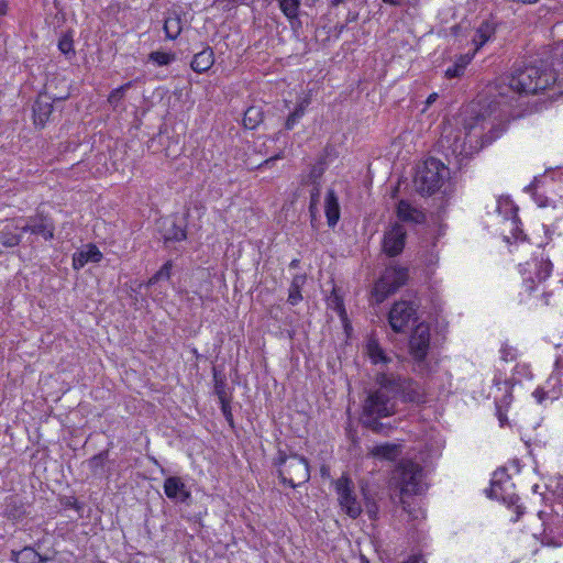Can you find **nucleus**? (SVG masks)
Returning <instances> with one entry per match:
<instances>
[{
  "mask_svg": "<svg viewBox=\"0 0 563 563\" xmlns=\"http://www.w3.org/2000/svg\"><path fill=\"white\" fill-rule=\"evenodd\" d=\"M509 91L507 81L498 87L497 95L473 101L462 113V129L443 133L441 145L463 159L494 142L503 132L499 126L511 115L514 98L508 97Z\"/></svg>",
  "mask_w": 563,
  "mask_h": 563,
  "instance_id": "1",
  "label": "nucleus"
},
{
  "mask_svg": "<svg viewBox=\"0 0 563 563\" xmlns=\"http://www.w3.org/2000/svg\"><path fill=\"white\" fill-rule=\"evenodd\" d=\"M376 387L369 389L362 405L361 424L374 433L388 435L393 427L380 420L397 411V399L404 404H424L426 393L419 382L390 369L375 374Z\"/></svg>",
  "mask_w": 563,
  "mask_h": 563,
  "instance_id": "2",
  "label": "nucleus"
},
{
  "mask_svg": "<svg viewBox=\"0 0 563 563\" xmlns=\"http://www.w3.org/2000/svg\"><path fill=\"white\" fill-rule=\"evenodd\" d=\"M505 80H508L511 92L519 96L537 95L548 89L553 91L552 97L563 95V75L560 76L543 59L517 66Z\"/></svg>",
  "mask_w": 563,
  "mask_h": 563,
  "instance_id": "3",
  "label": "nucleus"
},
{
  "mask_svg": "<svg viewBox=\"0 0 563 563\" xmlns=\"http://www.w3.org/2000/svg\"><path fill=\"white\" fill-rule=\"evenodd\" d=\"M449 175V169L444 164L430 157L417 166L413 184L417 192L421 196H431L435 194L444 184Z\"/></svg>",
  "mask_w": 563,
  "mask_h": 563,
  "instance_id": "4",
  "label": "nucleus"
},
{
  "mask_svg": "<svg viewBox=\"0 0 563 563\" xmlns=\"http://www.w3.org/2000/svg\"><path fill=\"white\" fill-rule=\"evenodd\" d=\"M514 488L515 485L504 467L494 472L490 487L486 489V495L488 498L501 500L508 508H514L516 512L514 521H518L525 514V507L519 504L520 497L514 492Z\"/></svg>",
  "mask_w": 563,
  "mask_h": 563,
  "instance_id": "5",
  "label": "nucleus"
},
{
  "mask_svg": "<svg viewBox=\"0 0 563 563\" xmlns=\"http://www.w3.org/2000/svg\"><path fill=\"white\" fill-rule=\"evenodd\" d=\"M409 278L408 267L397 264L388 265L375 283L373 295L377 302H383L388 296L404 286Z\"/></svg>",
  "mask_w": 563,
  "mask_h": 563,
  "instance_id": "6",
  "label": "nucleus"
},
{
  "mask_svg": "<svg viewBox=\"0 0 563 563\" xmlns=\"http://www.w3.org/2000/svg\"><path fill=\"white\" fill-rule=\"evenodd\" d=\"M419 306L420 301L417 297L396 301L388 313V322L393 331L404 332L410 323H415L418 320Z\"/></svg>",
  "mask_w": 563,
  "mask_h": 563,
  "instance_id": "7",
  "label": "nucleus"
},
{
  "mask_svg": "<svg viewBox=\"0 0 563 563\" xmlns=\"http://www.w3.org/2000/svg\"><path fill=\"white\" fill-rule=\"evenodd\" d=\"M22 221V232L30 233V236L26 240L29 245H33L35 242V239L32 238V235L35 238H42L45 242L54 239L56 230L55 221L48 213L36 209L35 214L30 216Z\"/></svg>",
  "mask_w": 563,
  "mask_h": 563,
  "instance_id": "8",
  "label": "nucleus"
},
{
  "mask_svg": "<svg viewBox=\"0 0 563 563\" xmlns=\"http://www.w3.org/2000/svg\"><path fill=\"white\" fill-rule=\"evenodd\" d=\"M277 473L279 481L291 488L307 483L310 479L308 460L297 453H290V461L286 465V468H278Z\"/></svg>",
  "mask_w": 563,
  "mask_h": 563,
  "instance_id": "9",
  "label": "nucleus"
},
{
  "mask_svg": "<svg viewBox=\"0 0 563 563\" xmlns=\"http://www.w3.org/2000/svg\"><path fill=\"white\" fill-rule=\"evenodd\" d=\"M335 492L342 510L352 519L363 511L362 503L357 499L353 481L347 476L340 477L335 483Z\"/></svg>",
  "mask_w": 563,
  "mask_h": 563,
  "instance_id": "10",
  "label": "nucleus"
},
{
  "mask_svg": "<svg viewBox=\"0 0 563 563\" xmlns=\"http://www.w3.org/2000/svg\"><path fill=\"white\" fill-rule=\"evenodd\" d=\"M421 476L422 467L417 463L408 461L398 466L395 478H397L401 494L417 495L421 488Z\"/></svg>",
  "mask_w": 563,
  "mask_h": 563,
  "instance_id": "11",
  "label": "nucleus"
},
{
  "mask_svg": "<svg viewBox=\"0 0 563 563\" xmlns=\"http://www.w3.org/2000/svg\"><path fill=\"white\" fill-rule=\"evenodd\" d=\"M69 96V92H66L64 96H56V93H51L47 90L40 92L32 107L34 125L40 129L44 128L53 112V103L65 101Z\"/></svg>",
  "mask_w": 563,
  "mask_h": 563,
  "instance_id": "12",
  "label": "nucleus"
},
{
  "mask_svg": "<svg viewBox=\"0 0 563 563\" xmlns=\"http://www.w3.org/2000/svg\"><path fill=\"white\" fill-rule=\"evenodd\" d=\"M430 347V327L420 322L412 330L409 339V351L412 358L421 363L426 360Z\"/></svg>",
  "mask_w": 563,
  "mask_h": 563,
  "instance_id": "13",
  "label": "nucleus"
},
{
  "mask_svg": "<svg viewBox=\"0 0 563 563\" xmlns=\"http://www.w3.org/2000/svg\"><path fill=\"white\" fill-rule=\"evenodd\" d=\"M407 240V231L402 224L394 223L384 233L382 247L383 252L389 257L400 255L405 249Z\"/></svg>",
  "mask_w": 563,
  "mask_h": 563,
  "instance_id": "14",
  "label": "nucleus"
},
{
  "mask_svg": "<svg viewBox=\"0 0 563 563\" xmlns=\"http://www.w3.org/2000/svg\"><path fill=\"white\" fill-rule=\"evenodd\" d=\"M163 488L166 497L175 504H184L187 506L191 504V492L187 488L186 484L180 477H166Z\"/></svg>",
  "mask_w": 563,
  "mask_h": 563,
  "instance_id": "15",
  "label": "nucleus"
},
{
  "mask_svg": "<svg viewBox=\"0 0 563 563\" xmlns=\"http://www.w3.org/2000/svg\"><path fill=\"white\" fill-rule=\"evenodd\" d=\"M161 234L166 247L169 246V243L186 240L187 230L185 220L177 217L165 220L161 228Z\"/></svg>",
  "mask_w": 563,
  "mask_h": 563,
  "instance_id": "16",
  "label": "nucleus"
},
{
  "mask_svg": "<svg viewBox=\"0 0 563 563\" xmlns=\"http://www.w3.org/2000/svg\"><path fill=\"white\" fill-rule=\"evenodd\" d=\"M498 210L499 212H504L505 217L511 220L512 229L511 234L516 241H526L527 235L523 233L521 228V221L518 216V206L514 203L510 199H504L498 201Z\"/></svg>",
  "mask_w": 563,
  "mask_h": 563,
  "instance_id": "17",
  "label": "nucleus"
},
{
  "mask_svg": "<svg viewBox=\"0 0 563 563\" xmlns=\"http://www.w3.org/2000/svg\"><path fill=\"white\" fill-rule=\"evenodd\" d=\"M545 388L551 399H556L563 394V357L556 358L554 369L545 383Z\"/></svg>",
  "mask_w": 563,
  "mask_h": 563,
  "instance_id": "18",
  "label": "nucleus"
},
{
  "mask_svg": "<svg viewBox=\"0 0 563 563\" xmlns=\"http://www.w3.org/2000/svg\"><path fill=\"white\" fill-rule=\"evenodd\" d=\"M366 354L374 365H385V369H389L388 364L393 362V357L380 345L378 339L371 335L366 343Z\"/></svg>",
  "mask_w": 563,
  "mask_h": 563,
  "instance_id": "19",
  "label": "nucleus"
},
{
  "mask_svg": "<svg viewBox=\"0 0 563 563\" xmlns=\"http://www.w3.org/2000/svg\"><path fill=\"white\" fill-rule=\"evenodd\" d=\"M26 505L18 495L5 497L3 504V516L12 521H20L26 516Z\"/></svg>",
  "mask_w": 563,
  "mask_h": 563,
  "instance_id": "20",
  "label": "nucleus"
},
{
  "mask_svg": "<svg viewBox=\"0 0 563 563\" xmlns=\"http://www.w3.org/2000/svg\"><path fill=\"white\" fill-rule=\"evenodd\" d=\"M213 394L218 397L219 402L232 401L233 388L228 386L227 376L217 367L212 368Z\"/></svg>",
  "mask_w": 563,
  "mask_h": 563,
  "instance_id": "21",
  "label": "nucleus"
},
{
  "mask_svg": "<svg viewBox=\"0 0 563 563\" xmlns=\"http://www.w3.org/2000/svg\"><path fill=\"white\" fill-rule=\"evenodd\" d=\"M396 213L398 219L402 222L416 224L426 222V214L421 210L412 207L407 200L404 199L397 203Z\"/></svg>",
  "mask_w": 563,
  "mask_h": 563,
  "instance_id": "22",
  "label": "nucleus"
},
{
  "mask_svg": "<svg viewBox=\"0 0 563 563\" xmlns=\"http://www.w3.org/2000/svg\"><path fill=\"white\" fill-rule=\"evenodd\" d=\"M103 255L95 244H88L87 250L76 252L73 255V267L79 271L89 262L99 263Z\"/></svg>",
  "mask_w": 563,
  "mask_h": 563,
  "instance_id": "23",
  "label": "nucleus"
},
{
  "mask_svg": "<svg viewBox=\"0 0 563 563\" xmlns=\"http://www.w3.org/2000/svg\"><path fill=\"white\" fill-rule=\"evenodd\" d=\"M324 212L328 225L330 228H334L340 220L341 209L339 203V197L333 189H329L327 191L324 201Z\"/></svg>",
  "mask_w": 563,
  "mask_h": 563,
  "instance_id": "24",
  "label": "nucleus"
},
{
  "mask_svg": "<svg viewBox=\"0 0 563 563\" xmlns=\"http://www.w3.org/2000/svg\"><path fill=\"white\" fill-rule=\"evenodd\" d=\"M164 32L166 38L176 40L183 31L181 11L170 10L164 19Z\"/></svg>",
  "mask_w": 563,
  "mask_h": 563,
  "instance_id": "25",
  "label": "nucleus"
},
{
  "mask_svg": "<svg viewBox=\"0 0 563 563\" xmlns=\"http://www.w3.org/2000/svg\"><path fill=\"white\" fill-rule=\"evenodd\" d=\"M214 64V53L210 46L194 55L190 67L195 73L203 74Z\"/></svg>",
  "mask_w": 563,
  "mask_h": 563,
  "instance_id": "26",
  "label": "nucleus"
},
{
  "mask_svg": "<svg viewBox=\"0 0 563 563\" xmlns=\"http://www.w3.org/2000/svg\"><path fill=\"white\" fill-rule=\"evenodd\" d=\"M21 225L19 224H7L0 230V245L5 249H12L22 242Z\"/></svg>",
  "mask_w": 563,
  "mask_h": 563,
  "instance_id": "27",
  "label": "nucleus"
},
{
  "mask_svg": "<svg viewBox=\"0 0 563 563\" xmlns=\"http://www.w3.org/2000/svg\"><path fill=\"white\" fill-rule=\"evenodd\" d=\"M110 449H106L89 457L86 461L87 467L91 472V474L96 477L104 476L109 470L107 468V464L109 462Z\"/></svg>",
  "mask_w": 563,
  "mask_h": 563,
  "instance_id": "28",
  "label": "nucleus"
},
{
  "mask_svg": "<svg viewBox=\"0 0 563 563\" xmlns=\"http://www.w3.org/2000/svg\"><path fill=\"white\" fill-rule=\"evenodd\" d=\"M496 33V23L493 20H484L481 25L476 29L473 36V43L476 46V51L479 49L484 44L494 37Z\"/></svg>",
  "mask_w": 563,
  "mask_h": 563,
  "instance_id": "29",
  "label": "nucleus"
},
{
  "mask_svg": "<svg viewBox=\"0 0 563 563\" xmlns=\"http://www.w3.org/2000/svg\"><path fill=\"white\" fill-rule=\"evenodd\" d=\"M369 453L380 460L396 461L401 453V446L395 443H383L373 446Z\"/></svg>",
  "mask_w": 563,
  "mask_h": 563,
  "instance_id": "30",
  "label": "nucleus"
},
{
  "mask_svg": "<svg viewBox=\"0 0 563 563\" xmlns=\"http://www.w3.org/2000/svg\"><path fill=\"white\" fill-rule=\"evenodd\" d=\"M264 120V110L261 106L249 107L242 120L245 129L255 130Z\"/></svg>",
  "mask_w": 563,
  "mask_h": 563,
  "instance_id": "31",
  "label": "nucleus"
},
{
  "mask_svg": "<svg viewBox=\"0 0 563 563\" xmlns=\"http://www.w3.org/2000/svg\"><path fill=\"white\" fill-rule=\"evenodd\" d=\"M306 274H297L292 277L287 302L291 306H297L302 300L301 288L306 284Z\"/></svg>",
  "mask_w": 563,
  "mask_h": 563,
  "instance_id": "32",
  "label": "nucleus"
},
{
  "mask_svg": "<svg viewBox=\"0 0 563 563\" xmlns=\"http://www.w3.org/2000/svg\"><path fill=\"white\" fill-rule=\"evenodd\" d=\"M474 54L460 55L453 65L449 66L445 70V77L448 79L460 78L464 75L467 65L473 59Z\"/></svg>",
  "mask_w": 563,
  "mask_h": 563,
  "instance_id": "33",
  "label": "nucleus"
},
{
  "mask_svg": "<svg viewBox=\"0 0 563 563\" xmlns=\"http://www.w3.org/2000/svg\"><path fill=\"white\" fill-rule=\"evenodd\" d=\"M310 103L308 98H302L295 107V109L288 114L284 128L286 131H290L305 115L306 110Z\"/></svg>",
  "mask_w": 563,
  "mask_h": 563,
  "instance_id": "34",
  "label": "nucleus"
},
{
  "mask_svg": "<svg viewBox=\"0 0 563 563\" xmlns=\"http://www.w3.org/2000/svg\"><path fill=\"white\" fill-rule=\"evenodd\" d=\"M40 553L32 547H24L22 550H12L10 559L15 563H38Z\"/></svg>",
  "mask_w": 563,
  "mask_h": 563,
  "instance_id": "35",
  "label": "nucleus"
},
{
  "mask_svg": "<svg viewBox=\"0 0 563 563\" xmlns=\"http://www.w3.org/2000/svg\"><path fill=\"white\" fill-rule=\"evenodd\" d=\"M58 49L63 53L66 58L70 59L76 55L74 49L73 31L68 30L63 33L58 40Z\"/></svg>",
  "mask_w": 563,
  "mask_h": 563,
  "instance_id": "36",
  "label": "nucleus"
},
{
  "mask_svg": "<svg viewBox=\"0 0 563 563\" xmlns=\"http://www.w3.org/2000/svg\"><path fill=\"white\" fill-rule=\"evenodd\" d=\"M279 10L286 19L300 15L301 0H277Z\"/></svg>",
  "mask_w": 563,
  "mask_h": 563,
  "instance_id": "37",
  "label": "nucleus"
},
{
  "mask_svg": "<svg viewBox=\"0 0 563 563\" xmlns=\"http://www.w3.org/2000/svg\"><path fill=\"white\" fill-rule=\"evenodd\" d=\"M552 271V262L549 258L541 257V260L536 263L534 276L538 283L544 282L551 275Z\"/></svg>",
  "mask_w": 563,
  "mask_h": 563,
  "instance_id": "38",
  "label": "nucleus"
},
{
  "mask_svg": "<svg viewBox=\"0 0 563 563\" xmlns=\"http://www.w3.org/2000/svg\"><path fill=\"white\" fill-rule=\"evenodd\" d=\"M133 81H128L122 86L113 89L108 96L109 104L115 109L125 96V92L132 88Z\"/></svg>",
  "mask_w": 563,
  "mask_h": 563,
  "instance_id": "39",
  "label": "nucleus"
},
{
  "mask_svg": "<svg viewBox=\"0 0 563 563\" xmlns=\"http://www.w3.org/2000/svg\"><path fill=\"white\" fill-rule=\"evenodd\" d=\"M175 59L176 54L172 52L155 51L151 52L148 55V60L153 62L157 66H167L172 64Z\"/></svg>",
  "mask_w": 563,
  "mask_h": 563,
  "instance_id": "40",
  "label": "nucleus"
},
{
  "mask_svg": "<svg viewBox=\"0 0 563 563\" xmlns=\"http://www.w3.org/2000/svg\"><path fill=\"white\" fill-rule=\"evenodd\" d=\"M362 494H363V500H364V508H365V511H366L368 518L372 521H376L378 519V512H379V507H378L376 500L371 495H368L364 488H362Z\"/></svg>",
  "mask_w": 563,
  "mask_h": 563,
  "instance_id": "41",
  "label": "nucleus"
},
{
  "mask_svg": "<svg viewBox=\"0 0 563 563\" xmlns=\"http://www.w3.org/2000/svg\"><path fill=\"white\" fill-rule=\"evenodd\" d=\"M173 261H167L147 282V286H153L161 280H168L172 275Z\"/></svg>",
  "mask_w": 563,
  "mask_h": 563,
  "instance_id": "42",
  "label": "nucleus"
},
{
  "mask_svg": "<svg viewBox=\"0 0 563 563\" xmlns=\"http://www.w3.org/2000/svg\"><path fill=\"white\" fill-rule=\"evenodd\" d=\"M325 172V157H321L310 169L307 184H321L320 178Z\"/></svg>",
  "mask_w": 563,
  "mask_h": 563,
  "instance_id": "43",
  "label": "nucleus"
},
{
  "mask_svg": "<svg viewBox=\"0 0 563 563\" xmlns=\"http://www.w3.org/2000/svg\"><path fill=\"white\" fill-rule=\"evenodd\" d=\"M538 516L543 521V525H544V530H543L544 534H543V538H542V543L543 544H548V545H552V544L556 545V543L553 541V538L550 536V533H552L553 530L550 529L549 526L545 522V517L548 516V514L542 511V510H540L538 512Z\"/></svg>",
  "mask_w": 563,
  "mask_h": 563,
  "instance_id": "44",
  "label": "nucleus"
},
{
  "mask_svg": "<svg viewBox=\"0 0 563 563\" xmlns=\"http://www.w3.org/2000/svg\"><path fill=\"white\" fill-rule=\"evenodd\" d=\"M231 402L232 401H222V402H220V405H221L222 415L225 418L227 422L230 424L231 428H234V419H233Z\"/></svg>",
  "mask_w": 563,
  "mask_h": 563,
  "instance_id": "45",
  "label": "nucleus"
},
{
  "mask_svg": "<svg viewBox=\"0 0 563 563\" xmlns=\"http://www.w3.org/2000/svg\"><path fill=\"white\" fill-rule=\"evenodd\" d=\"M312 186L310 190V202L309 206H318L321 196V184H310Z\"/></svg>",
  "mask_w": 563,
  "mask_h": 563,
  "instance_id": "46",
  "label": "nucleus"
},
{
  "mask_svg": "<svg viewBox=\"0 0 563 563\" xmlns=\"http://www.w3.org/2000/svg\"><path fill=\"white\" fill-rule=\"evenodd\" d=\"M289 461H290V454L288 455L285 451L279 449L276 457L274 459L273 464L275 466H278L279 468H282V466L286 467V465L288 464Z\"/></svg>",
  "mask_w": 563,
  "mask_h": 563,
  "instance_id": "47",
  "label": "nucleus"
},
{
  "mask_svg": "<svg viewBox=\"0 0 563 563\" xmlns=\"http://www.w3.org/2000/svg\"><path fill=\"white\" fill-rule=\"evenodd\" d=\"M330 301L333 305L334 309L338 310L340 313L345 312L343 299L341 298V296L336 294L335 289H333L330 296Z\"/></svg>",
  "mask_w": 563,
  "mask_h": 563,
  "instance_id": "48",
  "label": "nucleus"
},
{
  "mask_svg": "<svg viewBox=\"0 0 563 563\" xmlns=\"http://www.w3.org/2000/svg\"><path fill=\"white\" fill-rule=\"evenodd\" d=\"M282 158H284V153L279 152L278 154H276V155L265 159L264 162H262L261 164H258L254 168L255 169H262V168H265V167H272L277 159H282Z\"/></svg>",
  "mask_w": 563,
  "mask_h": 563,
  "instance_id": "49",
  "label": "nucleus"
},
{
  "mask_svg": "<svg viewBox=\"0 0 563 563\" xmlns=\"http://www.w3.org/2000/svg\"><path fill=\"white\" fill-rule=\"evenodd\" d=\"M501 358L505 362L514 361L516 358V350L511 346L504 345L500 350Z\"/></svg>",
  "mask_w": 563,
  "mask_h": 563,
  "instance_id": "50",
  "label": "nucleus"
},
{
  "mask_svg": "<svg viewBox=\"0 0 563 563\" xmlns=\"http://www.w3.org/2000/svg\"><path fill=\"white\" fill-rule=\"evenodd\" d=\"M287 20H288V22L290 24V29L294 33H298L302 29V21L300 19V15H295V16L288 18Z\"/></svg>",
  "mask_w": 563,
  "mask_h": 563,
  "instance_id": "51",
  "label": "nucleus"
},
{
  "mask_svg": "<svg viewBox=\"0 0 563 563\" xmlns=\"http://www.w3.org/2000/svg\"><path fill=\"white\" fill-rule=\"evenodd\" d=\"M63 505L66 508H73L77 511H80L82 509V505L78 503V500L75 497H66L63 501Z\"/></svg>",
  "mask_w": 563,
  "mask_h": 563,
  "instance_id": "52",
  "label": "nucleus"
},
{
  "mask_svg": "<svg viewBox=\"0 0 563 563\" xmlns=\"http://www.w3.org/2000/svg\"><path fill=\"white\" fill-rule=\"evenodd\" d=\"M318 213H319L318 206H309L310 222L313 228L318 227V222H319Z\"/></svg>",
  "mask_w": 563,
  "mask_h": 563,
  "instance_id": "53",
  "label": "nucleus"
},
{
  "mask_svg": "<svg viewBox=\"0 0 563 563\" xmlns=\"http://www.w3.org/2000/svg\"><path fill=\"white\" fill-rule=\"evenodd\" d=\"M523 288L526 292L531 294L536 289V279L532 277L523 279Z\"/></svg>",
  "mask_w": 563,
  "mask_h": 563,
  "instance_id": "54",
  "label": "nucleus"
},
{
  "mask_svg": "<svg viewBox=\"0 0 563 563\" xmlns=\"http://www.w3.org/2000/svg\"><path fill=\"white\" fill-rule=\"evenodd\" d=\"M533 396L537 398L538 402H542V400L545 398V397H549L550 396L547 394V389L545 387L544 388H538L534 393H533Z\"/></svg>",
  "mask_w": 563,
  "mask_h": 563,
  "instance_id": "55",
  "label": "nucleus"
},
{
  "mask_svg": "<svg viewBox=\"0 0 563 563\" xmlns=\"http://www.w3.org/2000/svg\"><path fill=\"white\" fill-rule=\"evenodd\" d=\"M358 19V12L357 11H349L346 15V24L351 22H355Z\"/></svg>",
  "mask_w": 563,
  "mask_h": 563,
  "instance_id": "56",
  "label": "nucleus"
},
{
  "mask_svg": "<svg viewBox=\"0 0 563 563\" xmlns=\"http://www.w3.org/2000/svg\"><path fill=\"white\" fill-rule=\"evenodd\" d=\"M346 26H347L346 23H338L334 26V31L336 32L335 36L339 37L343 33V31L346 29Z\"/></svg>",
  "mask_w": 563,
  "mask_h": 563,
  "instance_id": "57",
  "label": "nucleus"
},
{
  "mask_svg": "<svg viewBox=\"0 0 563 563\" xmlns=\"http://www.w3.org/2000/svg\"><path fill=\"white\" fill-rule=\"evenodd\" d=\"M507 2L520 3V4H534L539 0H506Z\"/></svg>",
  "mask_w": 563,
  "mask_h": 563,
  "instance_id": "58",
  "label": "nucleus"
},
{
  "mask_svg": "<svg viewBox=\"0 0 563 563\" xmlns=\"http://www.w3.org/2000/svg\"><path fill=\"white\" fill-rule=\"evenodd\" d=\"M461 30H462V26L460 24H455L453 25L450 31H451V34L454 35V36H459L460 33H461Z\"/></svg>",
  "mask_w": 563,
  "mask_h": 563,
  "instance_id": "59",
  "label": "nucleus"
},
{
  "mask_svg": "<svg viewBox=\"0 0 563 563\" xmlns=\"http://www.w3.org/2000/svg\"><path fill=\"white\" fill-rule=\"evenodd\" d=\"M437 99H438V93H435V92L431 93L426 101L427 106L432 104Z\"/></svg>",
  "mask_w": 563,
  "mask_h": 563,
  "instance_id": "60",
  "label": "nucleus"
},
{
  "mask_svg": "<svg viewBox=\"0 0 563 563\" xmlns=\"http://www.w3.org/2000/svg\"><path fill=\"white\" fill-rule=\"evenodd\" d=\"M552 296V292L551 291H544L542 294V299L544 301V305L548 306L549 305V301H550V298Z\"/></svg>",
  "mask_w": 563,
  "mask_h": 563,
  "instance_id": "61",
  "label": "nucleus"
},
{
  "mask_svg": "<svg viewBox=\"0 0 563 563\" xmlns=\"http://www.w3.org/2000/svg\"><path fill=\"white\" fill-rule=\"evenodd\" d=\"M498 419H499V422L501 426H504L505 422L507 421V416L505 413H503L499 408H498Z\"/></svg>",
  "mask_w": 563,
  "mask_h": 563,
  "instance_id": "62",
  "label": "nucleus"
},
{
  "mask_svg": "<svg viewBox=\"0 0 563 563\" xmlns=\"http://www.w3.org/2000/svg\"><path fill=\"white\" fill-rule=\"evenodd\" d=\"M299 263L300 261L298 258H294L290 264H289V267L290 268H297L299 266Z\"/></svg>",
  "mask_w": 563,
  "mask_h": 563,
  "instance_id": "63",
  "label": "nucleus"
},
{
  "mask_svg": "<svg viewBox=\"0 0 563 563\" xmlns=\"http://www.w3.org/2000/svg\"><path fill=\"white\" fill-rule=\"evenodd\" d=\"M404 563H419L418 556H410L406 562Z\"/></svg>",
  "mask_w": 563,
  "mask_h": 563,
  "instance_id": "64",
  "label": "nucleus"
}]
</instances>
